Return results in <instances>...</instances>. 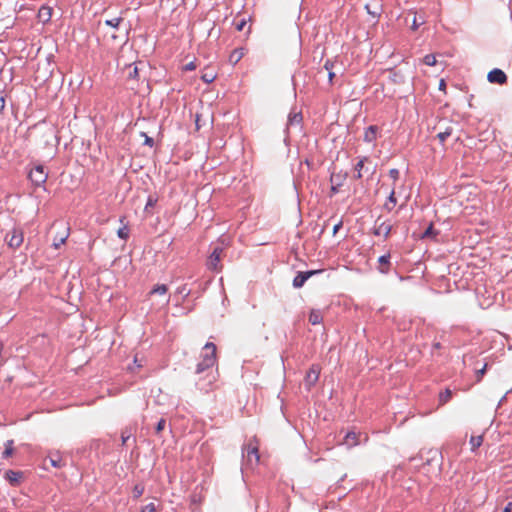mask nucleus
<instances>
[{
	"instance_id": "1",
	"label": "nucleus",
	"mask_w": 512,
	"mask_h": 512,
	"mask_svg": "<svg viewBox=\"0 0 512 512\" xmlns=\"http://www.w3.org/2000/svg\"><path fill=\"white\" fill-rule=\"evenodd\" d=\"M205 353L201 354V360L196 365L195 373L200 375L207 372V375L212 372L214 365L216 364V345L212 342H207L204 345Z\"/></svg>"
},
{
	"instance_id": "2",
	"label": "nucleus",
	"mask_w": 512,
	"mask_h": 512,
	"mask_svg": "<svg viewBox=\"0 0 512 512\" xmlns=\"http://www.w3.org/2000/svg\"><path fill=\"white\" fill-rule=\"evenodd\" d=\"M28 178L36 187H42L47 181L48 172L45 171L43 165L38 164L28 173Z\"/></svg>"
},
{
	"instance_id": "3",
	"label": "nucleus",
	"mask_w": 512,
	"mask_h": 512,
	"mask_svg": "<svg viewBox=\"0 0 512 512\" xmlns=\"http://www.w3.org/2000/svg\"><path fill=\"white\" fill-rule=\"evenodd\" d=\"M5 240L8 246L12 249L19 248L24 240V234L21 228L14 227L9 233H7Z\"/></svg>"
},
{
	"instance_id": "4",
	"label": "nucleus",
	"mask_w": 512,
	"mask_h": 512,
	"mask_svg": "<svg viewBox=\"0 0 512 512\" xmlns=\"http://www.w3.org/2000/svg\"><path fill=\"white\" fill-rule=\"evenodd\" d=\"M303 116L301 111H297L296 108H292L288 114L285 133L286 137L289 136V131L293 127L302 128Z\"/></svg>"
},
{
	"instance_id": "5",
	"label": "nucleus",
	"mask_w": 512,
	"mask_h": 512,
	"mask_svg": "<svg viewBox=\"0 0 512 512\" xmlns=\"http://www.w3.org/2000/svg\"><path fill=\"white\" fill-rule=\"evenodd\" d=\"M223 252V248L220 246L214 247L212 252L209 255L208 261H207V268L211 271H217L221 267L220 260H221V254Z\"/></svg>"
},
{
	"instance_id": "6",
	"label": "nucleus",
	"mask_w": 512,
	"mask_h": 512,
	"mask_svg": "<svg viewBox=\"0 0 512 512\" xmlns=\"http://www.w3.org/2000/svg\"><path fill=\"white\" fill-rule=\"evenodd\" d=\"M321 367L318 364H312L309 370L306 372L305 385L308 389H311L319 380Z\"/></svg>"
},
{
	"instance_id": "7",
	"label": "nucleus",
	"mask_w": 512,
	"mask_h": 512,
	"mask_svg": "<svg viewBox=\"0 0 512 512\" xmlns=\"http://www.w3.org/2000/svg\"><path fill=\"white\" fill-rule=\"evenodd\" d=\"M242 457L250 464H258L260 456L257 446L251 444L244 445L242 448Z\"/></svg>"
},
{
	"instance_id": "8",
	"label": "nucleus",
	"mask_w": 512,
	"mask_h": 512,
	"mask_svg": "<svg viewBox=\"0 0 512 512\" xmlns=\"http://www.w3.org/2000/svg\"><path fill=\"white\" fill-rule=\"evenodd\" d=\"M507 75L505 72L499 68H494L491 71H489L487 75V80L490 83H495L499 85H503L507 82Z\"/></svg>"
},
{
	"instance_id": "9",
	"label": "nucleus",
	"mask_w": 512,
	"mask_h": 512,
	"mask_svg": "<svg viewBox=\"0 0 512 512\" xmlns=\"http://www.w3.org/2000/svg\"><path fill=\"white\" fill-rule=\"evenodd\" d=\"M379 219L380 218L376 220V225L373 229V234L375 236L383 235L384 239H387L392 231V225L389 222L378 223Z\"/></svg>"
},
{
	"instance_id": "10",
	"label": "nucleus",
	"mask_w": 512,
	"mask_h": 512,
	"mask_svg": "<svg viewBox=\"0 0 512 512\" xmlns=\"http://www.w3.org/2000/svg\"><path fill=\"white\" fill-rule=\"evenodd\" d=\"M390 258H391L390 253L381 255L378 258V263H379L378 271L381 274H388L389 273L390 268H391Z\"/></svg>"
},
{
	"instance_id": "11",
	"label": "nucleus",
	"mask_w": 512,
	"mask_h": 512,
	"mask_svg": "<svg viewBox=\"0 0 512 512\" xmlns=\"http://www.w3.org/2000/svg\"><path fill=\"white\" fill-rule=\"evenodd\" d=\"M378 127L370 125L365 129L363 140L366 143H374L377 139Z\"/></svg>"
},
{
	"instance_id": "12",
	"label": "nucleus",
	"mask_w": 512,
	"mask_h": 512,
	"mask_svg": "<svg viewBox=\"0 0 512 512\" xmlns=\"http://www.w3.org/2000/svg\"><path fill=\"white\" fill-rule=\"evenodd\" d=\"M38 19L42 23H48L52 17V8L47 5H42L38 11Z\"/></svg>"
},
{
	"instance_id": "13",
	"label": "nucleus",
	"mask_w": 512,
	"mask_h": 512,
	"mask_svg": "<svg viewBox=\"0 0 512 512\" xmlns=\"http://www.w3.org/2000/svg\"><path fill=\"white\" fill-rule=\"evenodd\" d=\"M311 277L310 272H298L297 275L293 279V287L294 288H301L305 282Z\"/></svg>"
},
{
	"instance_id": "14",
	"label": "nucleus",
	"mask_w": 512,
	"mask_h": 512,
	"mask_svg": "<svg viewBox=\"0 0 512 512\" xmlns=\"http://www.w3.org/2000/svg\"><path fill=\"white\" fill-rule=\"evenodd\" d=\"M245 55V49L243 47L234 49L229 55V63L233 66L236 65Z\"/></svg>"
},
{
	"instance_id": "15",
	"label": "nucleus",
	"mask_w": 512,
	"mask_h": 512,
	"mask_svg": "<svg viewBox=\"0 0 512 512\" xmlns=\"http://www.w3.org/2000/svg\"><path fill=\"white\" fill-rule=\"evenodd\" d=\"M47 458L50 462V465L54 468H62L65 465L58 451L50 453Z\"/></svg>"
},
{
	"instance_id": "16",
	"label": "nucleus",
	"mask_w": 512,
	"mask_h": 512,
	"mask_svg": "<svg viewBox=\"0 0 512 512\" xmlns=\"http://www.w3.org/2000/svg\"><path fill=\"white\" fill-rule=\"evenodd\" d=\"M22 477V472L7 470L5 472V479L10 482L11 485L19 484L20 478Z\"/></svg>"
},
{
	"instance_id": "17",
	"label": "nucleus",
	"mask_w": 512,
	"mask_h": 512,
	"mask_svg": "<svg viewBox=\"0 0 512 512\" xmlns=\"http://www.w3.org/2000/svg\"><path fill=\"white\" fill-rule=\"evenodd\" d=\"M397 204V198L395 196V185L392 187L389 196L387 198V201L384 204V209H386L388 212L392 211L395 205Z\"/></svg>"
},
{
	"instance_id": "18",
	"label": "nucleus",
	"mask_w": 512,
	"mask_h": 512,
	"mask_svg": "<svg viewBox=\"0 0 512 512\" xmlns=\"http://www.w3.org/2000/svg\"><path fill=\"white\" fill-rule=\"evenodd\" d=\"M453 396V392L450 388H445L444 391L439 393L438 402L440 406L447 404Z\"/></svg>"
},
{
	"instance_id": "19",
	"label": "nucleus",
	"mask_w": 512,
	"mask_h": 512,
	"mask_svg": "<svg viewBox=\"0 0 512 512\" xmlns=\"http://www.w3.org/2000/svg\"><path fill=\"white\" fill-rule=\"evenodd\" d=\"M368 161V157L363 156L359 158V161L355 164L354 169L356 174L354 175L355 179H361L363 177L362 170L364 169L365 162Z\"/></svg>"
},
{
	"instance_id": "20",
	"label": "nucleus",
	"mask_w": 512,
	"mask_h": 512,
	"mask_svg": "<svg viewBox=\"0 0 512 512\" xmlns=\"http://www.w3.org/2000/svg\"><path fill=\"white\" fill-rule=\"evenodd\" d=\"M216 77H217V74L212 69L206 68L202 72L200 78L204 83L210 84L216 79Z\"/></svg>"
},
{
	"instance_id": "21",
	"label": "nucleus",
	"mask_w": 512,
	"mask_h": 512,
	"mask_svg": "<svg viewBox=\"0 0 512 512\" xmlns=\"http://www.w3.org/2000/svg\"><path fill=\"white\" fill-rule=\"evenodd\" d=\"M344 443L349 447H354L358 445V436L355 432L349 431L346 433L344 438Z\"/></svg>"
},
{
	"instance_id": "22",
	"label": "nucleus",
	"mask_w": 512,
	"mask_h": 512,
	"mask_svg": "<svg viewBox=\"0 0 512 512\" xmlns=\"http://www.w3.org/2000/svg\"><path fill=\"white\" fill-rule=\"evenodd\" d=\"M323 67L328 72V80H329V84L331 85L333 83V79L335 77V73L333 71L334 63L330 59H327L325 61Z\"/></svg>"
},
{
	"instance_id": "23",
	"label": "nucleus",
	"mask_w": 512,
	"mask_h": 512,
	"mask_svg": "<svg viewBox=\"0 0 512 512\" xmlns=\"http://www.w3.org/2000/svg\"><path fill=\"white\" fill-rule=\"evenodd\" d=\"M14 441L13 440H7L4 444L5 446V449L4 451L2 452V458L3 459H7L9 458L10 456H12L13 452H14Z\"/></svg>"
},
{
	"instance_id": "24",
	"label": "nucleus",
	"mask_w": 512,
	"mask_h": 512,
	"mask_svg": "<svg viewBox=\"0 0 512 512\" xmlns=\"http://www.w3.org/2000/svg\"><path fill=\"white\" fill-rule=\"evenodd\" d=\"M469 443L471 445V451L474 452L478 449L483 443V435L471 436Z\"/></svg>"
},
{
	"instance_id": "25",
	"label": "nucleus",
	"mask_w": 512,
	"mask_h": 512,
	"mask_svg": "<svg viewBox=\"0 0 512 512\" xmlns=\"http://www.w3.org/2000/svg\"><path fill=\"white\" fill-rule=\"evenodd\" d=\"M439 234L438 231L434 229L433 223H430L429 226L426 228V230L422 233L421 239L425 238H436Z\"/></svg>"
},
{
	"instance_id": "26",
	"label": "nucleus",
	"mask_w": 512,
	"mask_h": 512,
	"mask_svg": "<svg viewBox=\"0 0 512 512\" xmlns=\"http://www.w3.org/2000/svg\"><path fill=\"white\" fill-rule=\"evenodd\" d=\"M323 317L319 311L312 310L309 314V322L312 325H318L322 322Z\"/></svg>"
},
{
	"instance_id": "27",
	"label": "nucleus",
	"mask_w": 512,
	"mask_h": 512,
	"mask_svg": "<svg viewBox=\"0 0 512 512\" xmlns=\"http://www.w3.org/2000/svg\"><path fill=\"white\" fill-rule=\"evenodd\" d=\"M335 178H341V174H332L330 177L332 195L338 193L339 188L342 186V182H335L334 184Z\"/></svg>"
},
{
	"instance_id": "28",
	"label": "nucleus",
	"mask_w": 512,
	"mask_h": 512,
	"mask_svg": "<svg viewBox=\"0 0 512 512\" xmlns=\"http://www.w3.org/2000/svg\"><path fill=\"white\" fill-rule=\"evenodd\" d=\"M123 22V18L122 17H115V18H112V19H107L105 20L104 24L106 26H109L113 29H119L121 23Z\"/></svg>"
},
{
	"instance_id": "29",
	"label": "nucleus",
	"mask_w": 512,
	"mask_h": 512,
	"mask_svg": "<svg viewBox=\"0 0 512 512\" xmlns=\"http://www.w3.org/2000/svg\"><path fill=\"white\" fill-rule=\"evenodd\" d=\"M145 487L142 483H137L134 485L132 489V497L133 499L140 498L144 493Z\"/></svg>"
},
{
	"instance_id": "30",
	"label": "nucleus",
	"mask_w": 512,
	"mask_h": 512,
	"mask_svg": "<svg viewBox=\"0 0 512 512\" xmlns=\"http://www.w3.org/2000/svg\"><path fill=\"white\" fill-rule=\"evenodd\" d=\"M453 132V128L451 126L445 128L444 131H441L437 134V138L439 139L440 143L443 144L445 140L451 136Z\"/></svg>"
},
{
	"instance_id": "31",
	"label": "nucleus",
	"mask_w": 512,
	"mask_h": 512,
	"mask_svg": "<svg viewBox=\"0 0 512 512\" xmlns=\"http://www.w3.org/2000/svg\"><path fill=\"white\" fill-rule=\"evenodd\" d=\"M168 292V286L165 284H157L155 285L152 290L150 291V294H159V295H165Z\"/></svg>"
},
{
	"instance_id": "32",
	"label": "nucleus",
	"mask_w": 512,
	"mask_h": 512,
	"mask_svg": "<svg viewBox=\"0 0 512 512\" xmlns=\"http://www.w3.org/2000/svg\"><path fill=\"white\" fill-rule=\"evenodd\" d=\"M117 236L122 240H127L129 238V228L127 224H124L123 227L118 229Z\"/></svg>"
},
{
	"instance_id": "33",
	"label": "nucleus",
	"mask_w": 512,
	"mask_h": 512,
	"mask_svg": "<svg viewBox=\"0 0 512 512\" xmlns=\"http://www.w3.org/2000/svg\"><path fill=\"white\" fill-rule=\"evenodd\" d=\"M157 202H158V197L156 195L150 194L147 198V202H146L144 210L148 211V209L154 207L157 204Z\"/></svg>"
},
{
	"instance_id": "34",
	"label": "nucleus",
	"mask_w": 512,
	"mask_h": 512,
	"mask_svg": "<svg viewBox=\"0 0 512 512\" xmlns=\"http://www.w3.org/2000/svg\"><path fill=\"white\" fill-rule=\"evenodd\" d=\"M129 73H128V78L129 79H133V80H137L139 78V70H138V67L134 64H131L129 65Z\"/></svg>"
},
{
	"instance_id": "35",
	"label": "nucleus",
	"mask_w": 512,
	"mask_h": 512,
	"mask_svg": "<svg viewBox=\"0 0 512 512\" xmlns=\"http://www.w3.org/2000/svg\"><path fill=\"white\" fill-rule=\"evenodd\" d=\"M140 136L144 138V145L150 148L154 147L155 141L152 137L148 136L146 132H140Z\"/></svg>"
},
{
	"instance_id": "36",
	"label": "nucleus",
	"mask_w": 512,
	"mask_h": 512,
	"mask_svg": "<svg viewBox=\"0 0 512 512\" xmlns=\"http://www.w3.org/2000/svg\"><path fill=\"white\" fill-rule=\"evenodd\" d=\"M423 62L427 66H435L436 65V56L434 54H427L423 58Z\"/></svg>"
},
{
	"instance_id": "37",
	"label": "nucleus",
	"mask_w": 512,
	"mask_h": 512,
	"mask_svg": "<svg viewBox=\"0 0 512 512\" xmlns=\"http://www.w3.org/2000/svg\"><path fill=\"white\" fill-rule=\"evenodd\" d=\"M424 23H425V20L423 19V17H421V16L418 17L417 15H415L413 18L411 28L413 30H417Z\"/></svg>"
},
{
	"instance_id": "38",
	"label": "nucleus",
	"mask_w": 512,
	"mask_h": 512,
	"mask_svg": "<svg viewBox=\"0 0 512 512\" xmlns=\"http://www.w3.org/2000/svg\"><path fill=\"white\" fill-rule=\"evenodd\" d=\"M389 177L394 181V183L399 179L400 177V171L396 168H392L389 170Z\"/></svg>"
},
{
	"instance_id": "39",
	"label": "nucleus",
	"mask_w": 512,
	"mask_h": 512,
	"mask_svg": "<svg viewBox=\"0 0 512 512\" xmlns=\"http://www.w3.org/2000/svg\"><path fill=\"white\" fill-rule=\"evenodd\" d=\"M487 370V364H484L481 369L476 370V380L480 382Z\"/></svg>"
},
{
	"instance_id": "40",
	"label": "nucleus",
	"mask_w": 512,
	"mask_h": 512,
	"mask_svg": "<svg viewBox=\"0 0 512 512\" xmlns=\"http://www.w3.org/2000/svg\"><path fill=\"white\" fill-rule=\"evenodd\" d=\"M165 425H166V420L164 418H161L157 424H156V427H155V431L156 433H160L161 431L164 430L165 428Z\"/></svg>"
},
{
	"instance_id": "41",
	"label": "nucleus",
	"mask_w": 512,
	"mask_h": 512,
	"mask_svg": "<svg viewBox=\"0 0 512 512\" xmlns=\"http://www.w3.org/2000/svg\"><path fill=\"white\" fill-rule=\"evenodd\" d=\"M177 293L187 297L190 294V290L186 287V285H182L177 288Z\"/></svg>"
},
{
	"instance_id": "42",
	"label": "nucleus",
	"mask_w": 512,
	"mask_h": 512,
	"mask_svg": "<svg viewBox=\"0 0 512 512\" xmlns=\"http://www.w3.org/2000/svg\"><path fill=\"white\" fill-rule=\"evenodd\" d=\"M141 512H156V506L154 503H149L142 508Z\"/></svg>"
},
{
	"instance_id": "43",
	"label": "nucleus",
	"mask_w": 512,
	"mask_h": 512,
	"mask_svg": "<svg viewBox=\"0 0 512 512\" xmlns=\"http://www.w3.org/2000/svg\"><path fill=\"white\" fill-rule=\"evenodd\" d=\"M130 433L127 432V430H123L121 433V444L125 445L126 442L130 439Z\"/></svg>"
},
{
	"instance_id": "44",
	"label": "nucleus",
	"mask_w": 512,
	"mask_h": 512,
	"mask_svg": "<svg viewBox=\"0 0 512 512\" xmlns=\"http://www.w3.org/2000/svg\"><path fill=\"white\" fill-rule=\"evenodd\" d=\"M365 9L368 14L372 15L374 18H377L380 16V13L376 10H372L369 4L365 5Z\"/></svg>"
},
{
	"instance_id": "45",
	"label": "nucleus",
	"mask_w": 512,
	"mask_h": 512,
	"mask_svg": "<svg viewBox=\"0 0 512 512\" xmlns=\"http://www.w3.org/2000/svg\"><path fill=\"white\" fill-rule=\"evenodd\" d=\"M197 68L196 66V63L195 61H191L189 63H187L184 67H183V70L184 71H193Z\"/></svg>"
},
{
	"instance_id": "46",
	"label": "nucleus",
	"mask_w": 512,
	"mask_h": 512,
	"mask_svg": "<svg viewBox=\"0 0 512 512\" xmlns=\"http://www.w3.org/2000/svg\"><path fill=\"white\" fill-rule=\"evenodd\" d=\"M342 226H343V221L342 220H340L338 223H336L333 226V231H332L333 235H336L337 232L342 228Z\"/></svg>"
},
{
	"instance_id": "47",
	"label": "nucleus",
	"mask_w": 512,
	"mask_h": 512,
	"mask_svg": "<svg viewBox=\"0 0 512 512\" xmlns=\"http://www.w3.org/2000/svg\"><path fill=\"white\" fill-rule=\"evenodd\" d=\"M246 25V20L243 18L236 24V30L242 31Z\"/></svg>"
},
{
	"instance_id": "48",
	"label": "nucleus",
	"mask_w": 512,
	"mask_h": 512,
	"mask_svg": "<svg viewBox=\"0 0 512 512\" xmlns=\"http://www.w3.org/2000/svg\"><path fill=\"white\" fill-rule=\"evenodd\" d=\"M5 105H6L5 96L0 95V114L3 113V111L5 109Z\"/></svg>"
},
{
	"instance_id": "49",
	"label": "nucleus",
	"mask_w": 512,
	"mask_h": 512,
	"mask_svg": "<svg viewBox=\"0 0 512 512\" xmlns=\"http://www.w3.org/2000/svg\"><path fill=\"white\" fill-rule=\"evenodd\" d=\"M441 347H442V345L440 342H434L432 344V352L431 353L434 354V350H439V349H441Z\"/></svg>"
},
{
	"instance_id": "50",
	"label": "nucleus",
	"mask_w": 512,
	"mask_h": 512,
	"mask_svg": "<svg viewBox=\"0 0 512 512\" xmlns=\"http://www.w3.org/2000/svg\"><path fill=\"white\" fill-rule=\"evenodd\" d=\"M445 88H446V82H445V80H444V79H441V80L439 81V90H441V91H445Z\"/></svg>"
},
{
	"instance_id": "51",
	"label": "nucleus",
	"mask_w": 512,
	"mask_h": 512,
	"mask_svg": "<svg viewBox=\"0 0 512 512\" xmlns=\"http://www.w3.org/2000/svg\"><path fill=\"white\" fill-rule=\"evenodd\" d=\"M502 512H512V502H508Z\"/></svg>"
},
{
	"instance_id": "52",
	"label": "nucleus",
	"mask_w": 512,
	"mask_h": 512,
	"mask_svg": "<svg viewBox=\"0 0 512 512\" xmlns=\"http://www.w3.org/2000/svg\"><path fill=\"white\" fill-rule=\"evenodd\" d=\"M307 272H310L311 273V277H312L313 275L322 273L323 270L322 269H316V270H308Z\"/></svg>"
},
{
	"instance_id": "53",
	"label": "nucleus",
	"mask_w": 512,
	"mask_h": 512,
	"mask_svg": "<svg viewBox=\"0 0 512 512\" xmlns=\"http://www.w3.org/2000/svg\"><path fill=\"white\" fill-rule=\"evenodd\" d=\"M343 180H344V176L341 175V178H335L334 183L335 182H342L343 183Z\"/></svg>"
},
{
	"instance_id": "54",
	"label": "nucleus",
	"mask_w": 512,
	"mask_h": 512,
	"mask_svg": "<svg viewBox=\"0 0 512 512\" xmlns=\"http://www.w3.org/2000/svg\"><path fill=\"white\" fill-rule=\"evenodd\" d=\"M365 172H369V173H370V175H372V174L374 173V169H373V170H371V171H369L368 167H366V168H365Z\"/></svg>"
},
{
	"instance_id": "55",
	"label": "nucleus",
	"mask_w": 512,
	"mask_h": 512,
	"mask_svg": "<svg viewBox=\"0 0 512 512\" xmlns=\"http://www.w3.org/2000/svg\"><path fill=\"white\" fill-rule=\"evenodd\" d=\"M65 240H66V237L62 238V239L60 240V244H63V243L65 242Z\"/></svg>"
},
{
	"instance_id": "56",
	"label": "nucleus",
	"mask_w": 512,
	"mask_h": 512,
	"mask_svg": "<svg viewBox=\"0 0 512 512\" xmlns=\"http://www.w3.org/2000/svg\"><path fill=\"white\" fill-rule=\"evenodd\" d=\"M506 398V396H502L501 400L499 401V404H501L503 402V400Z\"/></svg>"
},
{
	"instance_id": "57",
	"label": "nucleus",
	"mask_w": 512,
	"mask_h": 512,
	"mask_svg": "<svg viewBox=\"0 0 512 512\" xmlns=\"http://www.w3.org/2000/svg\"><path fill=\"white\" fill-rule=\"evenodd\" d=\"M111 38L115 40L117 38L116 34H112Z\"/></svg>"
},
{
	"instance_id": "58",
	"label": "nucleus",
	"mask_w": 512,
	"mask_h": 512,
	"mask_svg": "<svg viewBox=\"0 0 512 512\" xmlns=\"http://www.w3.org/2000/svg\"><path fill=\"white\" fill-rule=\"evenodd\" d=\"M124 220H125V217H121V218H120V222H121V223H123V222H124Z\"/></svg>"
}]
</instances>
